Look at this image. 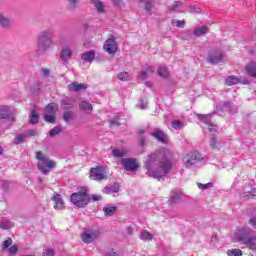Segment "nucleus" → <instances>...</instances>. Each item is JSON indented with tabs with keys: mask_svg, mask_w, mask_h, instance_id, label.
Masks as SVG:
<instances>
[{
	"mask_svg": "<svg viewBox=\"0 0 256 256\" xmlns=\"http://www.w3.org/2000/svg\"><path fill=\"white\" fill-rule=\"evenodd\" d=\"M172 159L173 151L167 148H162L148 155L145 161V169H147L149 177H153L154 179L165 177L173 167L171 163Z\"/></svg>",
	"mask_w": 256,
	"mask_h": 256,
	"instance_id": "1",
	"label": "nucleus"
},
{
	"mask_svg": "<svg viewBox=\"0 0 256 256\" xmlns=\"http://www.w3.org/2000/svg\"><path fill=\"white\" fill-rule=\"evenodd\" d=\"M55 47V40L53 39V30L46 29L37 35V55H45L47 51H51Z\"/></svg>",
	"mask_w": 256,
	"mask_h": 256,
	"instance_id": "2",
	"label": "nucleus"
},
{
	"mask_svg": "<svg viewBox=\"0 0 256 256\" xmlns=\"http://www.w3.org/2000/svg\"><path fill=\"white\" fill-rule=\"evenodd\" d=\"M36 159L38 161L37 167L43 175H49L50 171H53L57 167V163L51 160L43 152H36Z\"/></svg>",
	"mask_w": 256,
	"mask_h": 256,
	"instance_id": "3",
	"label": "nucleus"
},
{
	"mask_svg": "<svg viewBox=\"0 0 256 256\" xmlns=\"http://www.w3.org/2000/svg\"><path fill=\"white\" fill-rule=\"evenodd\" d=\"M70 201L75 205V207H78V209H83V207H87V205H89L91 198L89 197L87 190H83L72 193L70 196Z\"/></svg>",
	"mask_w": 256,
	"mask_h": 256,
	"instance_id": "4",
	"label": "nucleus"
},
{
	"mask_svg": "<svg viewBox=\"0 0 256 256\" xmlns=\"http://www.w3.org/2000/svg\"><path fill=\"white\" fill-rule=\"evenodd\" d=\"M67 40L65 38H61L60 40V45H61V50H60V59L64 63H68L73 57V50L71 49V46L67 45Z\"/></svg>",
	"mask_w": 256,
	"mask_h": 256,
	"instance_id": "5",
	"label": "nucleus"
},
{
	"mask_svg": "<svg viewBox=\"0 0 256 256\" xmlns=\"http://www.w3.org/2000/svg\"><path fill=\"white\" fill-rule=\"evenodd\" d=\"M203 157L201 156V153L199 152H190L183 158V163L185 167L188 169L193 167V165H196L199 163V161H202Z\"/></svg>",
	"mask_w": 256,
	"mask_h": 256,
	"instance_id": "6",
	"label": "nucleus"
},
{
	"mask_svg": "<svg viewBox=\"0 0 256 256\" xmlns=\"http://www.w3.org/2000/svg\"><path fill=\"white\" fill-rule=\"evenodd\" d=\"M225 59H227L225 53L221 50H215L208 54L206 61L207 63H210V65H217V63H223Z\"/></svg>",
	"mask_w": 256,
	"mask_h": 256,
	"instance_id": "7",
	"label": "nucleus"
},
{
	"mask_svg": "<svg viewBox=\"0 0 256 256\" xmlns=\"http://www.w3.org/2000/svg\"><path fill=\"white\" fill-rule=\"evenodd\" d=\"M251 235H253V230L249 227L241 228L236 232V239L246 245V243L251 239Z\"/></svg>",
	"mask_w": 256,
	"mask_h": 256,
	"instance_id": "8",
	"label": "nucleus"
},
{
	"mask_svg": "<svg viewBox=\"0 0 256 256\" xmlns=\"http://www.w3.org/2000/svg\"><path fill=\"white\" fill-rule=\"evenodd\" d=\"M117 42L115 41V36H111L109 39L105 41L104 51L109 55H113V53H117Z\"/></svg>",
	"mask_w": 256,
	"mask_h": 256,
	"instance_id": "9",
	"label": "nucleus"
},
{
	"mask_svg": "<svg viewBox=\"0 0 256 256\" xmlns=\"http://www.w3.org/2000/svg\"><path fill=\"white\" fill-rule=\"evenodd\" d=\"M100 235L99 230H85L82 234V241L85 243H93Z\"/></svg>",
	"mask_w": 256,
	"mask_h": 256,
	"instance_id": "10",
	"label": "nucleus"
},
{
	"mask_svg": "<svg viewBox=\"0 0 256 256\" xmlns=\"http://www.w3.org/2000/svg\"><path fill=\"white\" fill-rule=\"evenodd\" d=\"M90 179H93V181H101V179H105V168H103V166L91 168Z\"/></svg>",
	"mask_w": 256,
	"mask_h": 256,
	"instance_id": "11",
	"label": "nucleus"
},
{
	"mask_svg": "<svg viewBox=\"0 0 256 256\" xmlns=\"http://www.w3.org/2000/svg\"><path fill=\"white\" fill-rule=\"evenodd\" d=\"M121 163L125 169V171H137L139 164L133 158H122Z\"/></svg>",
	"mask_w": 256,
	"mask_h": 256,
	"instance_id": "12",
	"label": "nucleus"
},
{
	"mask_svg": "<svg viewBox=\"0 0 256 256\" xmlns=\"http://www.w3.org/2000/svg\"><path fill=\"white\" fill-rule=\"evenodd\" d=\"M211 117H213L212 114H198V119L202 121V123H205L206 125H209V131L210 133H213L214 131H217V126L211 125Z\"/></svg>",
	"mask_w": 256,
	"mask_h": 256,
	"instance_id": "13",
	"label": "nucleus"
},
{
	"mask_svg": "<svg viewBox=\"0 0 256 256\" xmlns=\"http://www.w3.org/2000/svg\"><path fill=\"white\" fill-rule=\"evenodd\" d=\"M151 135L160 143H167V134H165V132H163L162 130L154 129Z\"/></svg>",
	"mask_w": 256,
	"mask_h": 256,
	"instance_id": "14",
	"label": "nucleus"
},
{
	"mask_svg": "<svg viewBox=\"0 0 256 256\" xmlns=\"http://www.w3.org/2000/svg\"><path fill=\"white\" fill-rule=\"evenodd\" d=\"M139 3L144 5V11L148 15H153V8L155 7V2L153 0H139Z\"/></svg>",
	"mask_w": 256,
	"mask_h": 256,
	"instance_id": "15",
	"label": "nucleus"
},
{
	"mask_svg": "<svg viewBox=\"0 0 256 256\" xmlns=\"http://www.w3.org/2000/svg\"><path fill=\"white\" fill-rule=\"evenodd\" d=\"M153 73H155V68L153 66H147L144 70L139 72L138 78L145 80L148 77H151Z\"/></svg>",
	"mask_w": 256,
	"mask_h": 256,
	"instance_id": "16",
	"label": "nucleus"
},
{
	"mask_svg": "<svg viewBox=\"0 0 256 256\" xmlns=\"http://www.w3.org/2000/svg\"><path fill=\"white\" fill-rule=\"evenodd\" d=\"M68 89H69V91H74L75 93H77L79 91H85V89H87V84L72 82L68 85Z\"/></svg>",
	"mask_w": 256,
	"mask_h": 256,
	"instance_id": "17",
	"label": "nucleus"
},
{
	"mask_svg": "<svg viewBox=\"0 0 256 256\" xmlns=\"http://www.w3.org/2000/svg\"><path fill=\"white\" fill-rule=\"evenodd\" d=\"M245 71L247 75H249L250 77H254L256 79V62L255 61L249 62L245 66Z\"/></svg>",
	"mask_w": 256,
	"mask_h": 256,
	"instance_id": "18",
	"label": "nucleus"
},
{
	"mask_svg": "<svg viewBox=\"0 0 256 256\" xmlns=\"http://www.w3.org/2000/svg\"><path fill=\"white\" fill-rule=\"evenodd\" d=\"M0 27L4 29H9V27H13V20L9 19L3 14H0Z\"/></svg>",
	"mask_w": 256,
	"mask_h": 256,
	"instance_id": "19",
	"label": "nucleus"
},
{
	"mask_svg": "<svg viewBox=\"0 0 256 256\" xmlns=\"http://www.w3.org/2000/svg\"><path fill=\"white\" fill-rule=\"evenodd\" d=\"M183 197H185V195H183L181 192L173 191L170 194V201L171 203H181Z\"/></svg>",
	"mask_w": 256,
	"mask_h": 256,
	"instance_id": "20",
	"label": "nucleus"
},
{
	"mask_svg": "<svg viewBox=\"0 0 256 256\" xmlns=\"http://www.w3.org/2000/svg\"><path fill=\"white\" fill-rule=\"evenodd\" d=\"M53 201L55 202L54 208L56 209H65V202H63V197L60 194H56L53 197Z\"/></svg>",
	"mask_w": 256,
	"mask_h": 256,
	"instance_id": "21",
	"label": "nucleus"
},
{
	"mask_svg": "<svg viewBox=\"0 0 256 256\" xmlns=\"http://www.w3.org/2000/svg\"><path fill=\"white\" fill-rule=\"evenodd\" d=\"M102 211L104 212L105 217H113V215L117 213V207L106 206V207H103Z\"/></svg>",
	"mask_w": 256,
	"mask_h": 256,
	"instance_id": "22",
	"label": "nucleus"
},
{
	"mask_svg": "<svg viewBox=\"0 0 256 256\" xmlns=\"http://www.w3.org/2000/svg\"><path fill=\"white\" fill-rule=\"evenodd\" d=\"M119 189H120L119 183H115L112 186L105 187L103 189V193H106L107 195H111V193H119Z\"/></svg>",
	"mask_w": 256,
	"mask_h": 256,
	"instance_id": "23",
	"label": "nucleus"
},
{
	"mask_svg": "<svg viewBox=\"0 0 256 256\" xmlns=\"http://www.w3.org/2000/svg\"><path fill=\"white\" fill-rule=\"evenodd\" d=\"M61 107L64 111H69L70 109H73V107H75V104L72 102L71 99H64L61 100Z\"/></svg>",
	"mask_w": 256,
	"mask_h": 256,
	"instance_id": "24",
	"label": "nucleus"
},
{
	"mask_svg": "<svg viewBox=\"0 0 256 256\" xmlns=\"http://www.w3.org/2000/svg\"><path fill=\"white\" fill-rule=\"evenodd\" d=\"M80 111H85V113H91L93 111V105L87 101H82L79 104Z\"/></svg>",
	"mask_w": 256,
	"mask_h": 256,
	"instance_id": "25",
	"label": "nucleus"
},
{
	"mask_svg": "<svg viewBox=\"0 0 256 256\" xmlns=\"http://www.w3.org/2000/svg\"><path fill=\"white\" fill-rule=\"evenodd\" d=\"M9 115H11V110L8 108V106H0V120L9 119Z\"/></svg>",
	"mask_w": 256,
	"mask_h": 256,
	"instance_id": "26",
	"label": "nucleus"
},
{
	"mask_svg": "<svg viewBox=\"0 0 256 256\" xmlns=\"http://www.w3.org/2000/svg\"><path fill=\"white\" fill-rule=\"evenodd\" d=\"M81 59H83V61H87L88 63H92V61L95 59V52L87 51L81 55Z\"/></svg>",
	"mask_w": 256,
	"mask_h": 256,
	"instance_id": "27",
	"label": "nucleus"
},
{
	"mask_svg": "<svg viewBox=\"0 0 256 256\" xmlns=\"http://www.w3.org/2000/svg\"><path fill=\"white\" fill-rule=\"evenodd\" d=\"M225 83H226L229 87H231V86H233V85H237L238 83H241V80H240L238 77L231 75V76H228V77L225 79Z\"/></svg>",
	"mask_w": 256,
	"mask_h": 256,
	"instance_id": "28",
	"label": "nucleus"
},
{
	"mask_svg": "<svg viewBox=\"0 0 256 256\" xmlns=\"http://www.w3.org/2000/svg\"><path fill=\"white\" fill-rule=\"evenodd\" d=\"M90 1L91 3H93L98 13H105V5H103V2H101V0H90Z\"/></svg>",
	"mask_w": 256,
	"mask_h": 256,
	"instance_id": "29",
	"label": "nucleus"
},
{
	"mask_svg": "<svg viewBox=\"0 0 256 256\" xmlns=\"http://www.w3.org/2000/svg\"><path fill=\"white\" fill-rule=\"evenodd\" d=\"M12 227H14V224L10 220L2 219L0 221V229L8 230L11 229Z\"/></svg>",
	"mask_w": 256,
	"mask_h": 256,
	"instance_id": "30",
	"label": "nucleus"
},
{
	"mask_svg": "<svg viewBox=\"0 0 256 256\" xmlns=\"http://www.w3.org/2000/svg\"><path fill=\"white\" fill-rule=\"evenodd\" d=\"M206 33H209V28H207V26L198 27L194 31V35H196L197 37H201L202 35H206Z\"/></svg>",
	"mask_w": 256,
	"mask_h": 256,
	"instance_id": "31",
	"label": "nucleus"
},
{
	"mask_svg": "<svg viewBox=\"0 0 256 256\" xmlns=\"http://www.w3.org/2000/svg\"><path fill=\"white\" fill-rule=\"evenodd\" d=\"M29 123L31 125H37V123H39V114H37V111H31Z\"/></svg>",
	"mask_w": 256,
	"mask_h": 256,
	"instance_id": "32",
	"label": "nucleus"
},
{
	"mask_svg": "<svg viewBox=\"0 0 256 256\" xmlns=\"http://www.w3.org/2000/svg\"><path fill=\"white\" fill-rule=\"evenodd\" d=\"M251 251H256V236H251L248 242L245 243Z\"/></svg>",
	"mask_w": 256,
	"mask_h": 256,
	"instance_id": "33",
	"label": "nucleus"
},
{
	"mask_svg": "<svg viewBox=\"0 0 256 256\" xmlns=\"http://www.w3.org/2000/svg\"><path fill=\"white\" fill-rule=\"evenodd\" d=\"M112 154L114 155V157H125L127 155V150L123 148L122 149L116 148L112 150Z\"/></svg>",
	"mask_w": 256,
	"mask_h": 256,
	"instance_id": "34",
	"label": "nucleus"
},
{
	"mask_svg": "<svg viewBox=\"0 0 256 256\" xmlns=\"http://www.w3.org/2000/svg\"><path fill=\"white\" fill-rule=\"evenodd\" d=\"M157 74L159 75V77L167 79V77H169V70H167V67H159L157 69Z\"/></svg>",
	"mask_w": 256,
	"mask_h": 256,
	"instance_id": "35",
	"label": "nucleus"
},
{
	"mask_svg": "<svg viewBox=\"0 0 256 256\" xmlns=\"http://www.w3.org/2000/svg\"><path fill=\"white\" fill-rule=\"evenodd\" d=\"M172 127L176 131H180V129H183L185 127V124L183 123V121L174 120V121H172Z\"/></svg>",
	"mask_w": 256,
	"mask_h": 256,
	"instance_id": "36",
	"label": "nucleus"
},
{
	"mask_svg": "<svg viewBox=\"0 0 256 256\" xmlns=\"http://www.w3.org/2000/svg\"><path fill=\"white\" fill-rule=\"evenodd\" d=\"M140 239H142V241H151L153 239V235L144 230L140 234Z\"/></svg>",
	"mask_w": 256,
	"mask_h": 256,
	"instance_id": "37",
	"label": "nucleus"
},
{
	"mask_svg": "<svg viewBox=\"0 0 256 256\" xmlns=\"http://www.w3.org/2000/svg\"><path fill=\"white\" fill-rule=\"evenodd\" d=\"M30 91L34 95H39V91H41V83H35L31 86Z\"/></svg>",
	"mask_w": 256,
	"mask_h": 256,
	"instance_id": "38",
	"label": "nucleus"
},
{
	"mask_svg": "<svg viewBox=\"0 0 256 256\" xmlns=\"http://www.w3.org/2000/svg\"><path fill=\"white\" fill-rule=\"evenodd\" d=\"M68 9L70 11H75V8L79 5V0H67Z\"/></svg>",
	"mask_w": 256,
	"mask_h": 256,
	"instance_id": "39",
	"label": "nucleus"
},
{
	"mask_svg": "<svg viewBox=\"0 0 256 256\" xmlns=\"http://www.w3.org/2000/svg\"><path fill=\"white\" fill-rule=\"evenodd\" d=\"M25 139H27V138L25 137L24 133L18 134L14 138V143H15V145H21V143H23L25 141Z\"/></svg>",
	"mask_w": 256,
	"mask_h": 256,
	"instance_id": "40",
	"label": "nucleus"
},
{
	"mask_svg": "<svg viewBox=\"0 0 256 256\" xmlns=\"http://www.w3.org/2000/svg\"><path fill=\"white\" fill-rule=\"evenodd\" d=\"M212 137L210 139V147L211 149H219V142H217V139L214 137L215 131L212 132Z\"/></svg>",
	"mask_w": 256,
	"mask_h": 256,
	"instance_id": "41",
	"label": "nucleus"
},
{
	"mask_svg": "<svg viewBox=\"0 0 256 256\" xmlns=\"http://www.w3.org/2000/svg\"><path fill=\"white\" fill-rule=\"evenodd\" d=\"M45 113H46V115H55V105L54 104H48L45 107Z\"/></svg>",
	"mask_w": 256,
	"mask_h": 256,
	"instance_id": "42",
	"label": "nucleus"
},
{
	"mask_svg": "<svg viewBox=\"0 0 256 256\" xmlns=\"http://www.w3.org/2000/svg\"><path fill=\"white\" fill-rule=\"evenodd\" d=\"M228 256H243V251L239 249H232L227 251Z\"/></svg>",
	"mask_w": 256,
	"mask_h": 256,
	"instance_id": "43",
	"label": "nucleus"
},
{
	"mask_svg": "<svg viewBox=\"0 0 256 256\" xmlns=\"http://www.w3.org/2000/svg\"><path fill=\"white\" fill-rule=\"evenodd\" d=\"M56 117L55 114H45L44 115V121H46V123H55L56 121Z\"/></svg>",
	"mask_w": 256,
	"mask_h": 256,
	"instance_id": "44",
	"label": "nucleus"
},
{
	"mask_svg": "<svg viewBox=\"0 0 256 256\" xmlns=\"http://www.w3.org/2000/svg\"><path fill=\"white\" fill-rule=\"evenodd\" d=\"M145 129H140L139 131H138V133H139V144L141 145V147H143L144 145H145V136H143V133H145Z\"/></svg>",
	"mask_w": 256,
	"mask_h": 256,
	"instance_id": "45",
	"label": "nucleus"
},
{
	"mask_svg": "<svg viewBox=\"0 0 256 256\" xmlns=\"http://www.w3.org/2000/svg\"><path fill=\"white\" fill-rule=\"evenodd\" d=\"M172 25H176V27H180V29H184L185 28V20L174 19V20H172Z\"/></svg>",
	"mask_w": 256,
	"mask_h": 256,
	"instance_id": "46",
	"label": "nucleus"
},
{
	"mask_svg": "<svg viewBox=\"0 0 256 256\" xmlns=\"http://www.w3.org/2000/svg\"><path fill=\"white\" fill-rule=\"evenodd\" d=\"M61 133V127L55 126L53 129L50 130L49 135L50 137H55V135H59Z\"/></svg>",
	"mask_w": 256,
	"mask_h": 256,
	"instance_id": "47",
	"label": "nucleus"
},
{
	"mask_svg": "<svg viewBox=\"0 0 256 256\" xmlns=\"http://www.w3.org/2000/svg\"><path fill=\"white\" fill-rule=\"evenodd\" d=\"M73 115H74L73 111H69V110L65 111L63 115L64 121L69 122L70 119H73Z\"/></svg>",
	"mask_w": 256,
	"mask_h": 256,
	"instance_id": "48",
	"label": "nucleus"
},
{
	"mask_svg": "<svg viewBox=\"0 0 256 256\" xmlns=\"http://www.w3.org/2000/svg\"><path fill=\"white\" fill-rule=\"evenodd\" d=\"M119 81H127L129 79V73L127 72H121L118 74Z\"/></svg>",
	"mask_w": 256,
	"mask_h": 256,
	"instance_id": "49",
	"label": "nucleus"
},
{
	"mask_svg": "<svg viewBox=\"0 0 256 256\" xmlns=\"http://www.w3.org/2000/svg\"><path fill=\"white\" fill-rule=\"evenodd\" d=\"M35 135H37V130H27L24 132V137H26V139H29V137H35Z\"/></svg>",
	"mask_w": 256,
	"mask_h": 256,
	"instance_id": "50",
	"label": "nucleus"
},
{
	"mask_svg": "<svg viewBox=\"0 0 256 256\" xmlns=\"http://www.w3.org/2000/svg\"><path fill=\"white\" fill-rule=\"evenodd\" d=\"M11 245H13V240L11 238H8L3 242L2 249H8V247H11Z\"/></svg>",
	"mask_w": 256,
	"mask_h": 256,
	"instance_id": "51",
	"label": "nucleus"
},
{
	"mask_svg": "<svg viewBox=\"0 0 256 256\" xmlns=\"http://www.w3.org/2000/svg\"><path fill=\"white\" fill-rule=\"evenodd\" d=\"M147 105H149V102H147V100L140 99L138 102L139 109H147Z\"/></svg>",
	"mask_w": 256,
	"mask_h": 256,
	"instance_id": "52",
	"label": "nucleus"
},
{
	"mask_svg": "<svg viewBox=\"0 0 256 256\" xmlns=\"http://www.w3.org/2000/svg\"><path fill=\"white\" fill-rule=\"evenodd\" d=\"M181 7V2H175L171 6H169L170 11H177V8Z\"/></svg>",
	"mask_w": 256,
	"mask_h": 256,
	"instance_id": "53",
	"label": "nucleus"
},
{
	"mask_svg": "<svg viewBox=\"0 0 256 256\" xmlns=\"http://www.w3.org/2000/svg\"><path fill=\"white\" fill-rule=\"evenodd\" d=\"M199 189H209V187H213V183L209 182L207 184H198Z\"/></svg>",
	"mask_w": 256,
	"mask_h": 256,
	"instance_id": "54",
	"label": "nucleus"
},
{
	"mask_svg": "<svg viewBox=\"0 0 256 256\" xmlns=\"http://www.w3.org/2000/svg\"><path fill=\"white\" fill-rule=\"evenodd\" d=\"M249 225H251L253 229H256V216H253L252 218H250Z\"/></svg>",
	"mask_w": 256,
	"mask_h": 256,
	"instance_id": "55",
	"label": "nucleus"
},
{
	"mask_svg": "<svg viewBox=\"0 0 256 256\" xmlns=\"http://www.w3.org/2000/svg\"><path fill=\"white\" fill-rule=\"evenodd\" d=\"M18 250H19V248H17V246H11V247L8 249L10 255H15V253H17Z\"/></svg>",
	"mask_w": 256,
	"mask_h": 256,
	"instance_id": "56",
	"label": "nucleus"
},
{
	"mask_svg": "<svg viewBox=\"0 0 256 256\" xmlns=\"http://www.w3.org/2000/svg\"><path fill=\"white\" fill-rule=\"evenodd\" d=\"M188 12L189 13H199V8H197L195 6H189L188 7Z\"/></svg>",
	"mask_w": 256,
	"mask_h": 256,
	"instance_id": "57",
	"label": "nucleus"
},
{
	"mask_svg": "<svg viewBox=\"0 0 256 256\" xmlns=\"http://www.w3.org/2000/svg\"><path fill=\"white\" fill-rule=\"evenodd\" d=\"M45 255H47V256H53V255H55V250H53V249H51V248H48V249H46L45 250Z\"/></svg>",
	"mask_w": 256,
	"mask_h": 256,
	"instance_id": "58",
	"label": "nucleus"
},
{
	"mask_svg": "<svg viewBox=\"0 0 256 256\" xmlns=\"http://www.w3.org/2000/svg\"><path fill=\"white\" fill-rule=\"evenodd\" d=\"M244 199H254V197H256L255 194H251V193H247V194H243Z\"/></svg>",
	"mask_w": 256,
	"mask_h": 256,
	"instance_id": "59",
	"label": "nucleus"
},
{
	"mask_svg": "<svg viewBox=\"0 0 256 256\" xmlns=\"http://www.w3.org/2000/svg\"><path fill=\"white\" fill-rule=\"evenodd\" d=\"M42 73H43V75H44L45 77H49V75H50L51 72H50L48 69L43 68V69H42Z\"/></svg>",
	"mask_w": 256,
	"mask_h": 256,
	"instance_id": "60",
	"label": "nucleus"
},
{
	"mask_svg": "<svg viewBox=\"0 0 256 256\" xmlns=\"http://www.w3.org/2000/svg\"><path fill=\"white\" fill-rule=\"evenodd\" d=\"M92 199L94 201H101V196H99V195H92Z\"/></svg>",
	"mask_w": 256,
	"mask_h": 256,
	"instance_id": "61",
	"label": "nucleus"
},
{
	"mask_svg": "<svg viewBox=\"0 0 256 256\" xmlns=\"http://www.w3.org/2000/svg\"><path fill=\"white\" fill-rule=\"evenodd\" d=\"M113 5L118 7V5H121V0H112Z\"/></svg>",
	"mask_w": 256,
	"mask_h": 256,
	"instance_id": "62",
	"label": "nucleus"
},
{
	"mask_svg": "<svg viewBox=\"0 0 256 256\" xmlns=\"http://www.w3.org/2000/svg\"><path fill=\"white\" fill-rule=\"evenodd\" d=\"M145 85H146L147 87H153V83H151V82H145Z\"/></svg>",
	"mask_w": 256,
	"mask_h": 256,
	"instance_id": "63",
	"label": "nucleus"
},
{
	"mask_svg": "<svg viewBox=\"0 0 256 256\" xmlns=\"http://www.w3.org/2000/svg\"><path fill=\"white\" fill-rule=\"evenodd\" d=\"M108 256H117V252H113L112 254H110Z\"/></svg>",
	"mask_w": 256,
	"mask_h": 256,
	"instance_id": "64",
	"label": "nucleus"
}]
</instances>
